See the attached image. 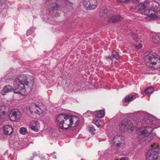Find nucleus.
I'll return each instance as SVG.
<instances>
[{"instance_id": "f257e3e1", "label": "nucleus", "mask_w": 160, "mask_h": 160, "mask_svg": "<svg viewBox=\"0 0 160 160\" xmlns=\"http://www.w3.org/2000/svg\"><path fill=\"white\" fill-rule=\"evenodd\" d=\"M31 79H32V77L31 76L23 74L19 75L15 80L14 84V88L8 84L4 87L3 90L1 91V93L2 95H4L6 93L14 91L15 93L24 95L27 93V90L32 86Z\"/></svg>"}, {"instance_id": "f03ea898", "label": "nucleus", "mask_w": 160, "mask_h": 160, "mask_svg": "<svg viewBox=\"0 0 160 160\" xmlns=\"http://www.w3.org/2000/svg\"><path fill=\"white\" fill-rule=\"evenodd\" d=\"M57 122L60 121L59 126L62 129L66 130L72 126L76 127L79 123V118L75 116L70 115L66 113L59 114L56 118Z\"/></svg>"}, {"instance_id": "7ed1b4c3", "label": "nucleus", "mask_w": 160, "mask_h": 160, "mask_svg": "<svg viewBox=\"0 0 160 160\" xmlns=\"http://www.w3.org/2000/svg\"><path fill=\"white\" fill-rule=\"evenodd\" d=\"M134 113L138 117L141 116L144 118L146 123L154 125V127L153 128L160 127V119H157L144 111H138L135 112Z\"/></svg>"}, {"instance_id": "20e7f679", "label": "nucleus", "mask_w": 160, "mask_h": 160, "mask_svg": "<svg viewBox=\"0 0 160 160\" xmlns=\"http://www.w3.org/2000/svg\"><path fill=\"white\" fill-rule=\"evenodd\" d=\"M151 148L145 154L146 160H157L160 157V149L156 143L151 144Z\"/></svg>"}, {"instance_id": "39448f33", "label": "nucleus", "mask_w": 160, "mask_h": 160, "mask_svg": "<svg viewBox=\"0 0 160 160\" xmlns=\"http://www.w3.org/2000/svg\"><path fill=\"white\" fill-rule=\"evenodd\" d=\"M153 131V128L148 126L143 127L139 128V130L137 131L140 135L144 138L145 141L148 142L150 141L152 138L151 132Z\"/></svg>"}, {"instance_id": "423d86ee", "label": "nucleus", "mask_w": 160, "mask_h": 160, "mask_svg": "<svg viewBox=\"0 0 160 160\" xmlns=\"http://www.w3.org/2000/svg\"><path fill=\"white\" fill-rule=\"evenodd\" d=\"M119 127L120 130L122 132L127 131L131 132L134 129L132 122L130 120L122 121L119 124Z\"/></svg>"}, {"instance_id": "0eeeda50", "label": "nucleus", "mask_w": 160, "mask_h": 160, "mask_svg": "<svg viewBox=\"0 0 160 160\" xmlns=\"http://www.w3.org/2000/svg\"><path fill=\"white\" fill-rule=\"evenodd\" d=\"M146 58H148V59L146 62V65L149 67H152L153 66L157 64L158 62L160 63V61H159L160 58L157 57V55L155 52H150L146 56Z\"/></svg>"}, {"instance_id": "6e6552de", "label": "nucleus", "mask_w": 160, "mask_h": 160, "mask_svg": "<svg viewBox=\"0 0 160 160\" xmlns=\"http://www.w3.org/2000/svg\"><path fill=\"white\" fill-rule=\"evenodd\" d=\"M81 4L89 10H94L97 7V0H82Z\"/></svg>"}, {"instance_id": "1a4fd4ad", "label": "nucleus", "mask_w": 160, "mask_h": 160, "mask_svg": "<svg viewBox=\"0 0 160 160\" xmlns=\"http://www.w3.org/2000/svg\"><path fill=\"white\" fill-rule=\"evenodd\" d=\"M143 14L147 16L144 17L142 20L145 21L150 20L157 17V13L155 11L150 9H146L143 12Z\"/></svg>"}, {"instance_id": "9d476101", "label": "nucleus", "mask_w": 160, "mask_h": 160, "mask_svg": "<svg viewBox=\"0 0 160 160\" xmlns=\"http://www.w3.org/2000/svg\"><path fill=\"white\" fill-rule=\"evenodd\" d=\"M124 138L122 136L117 135L113 138L112 142L114 145L118 148L124 144Z\"/></svg>"}, {"instance_id": "9b49d317", "label": "nucleus", "mask_w": 160, "mask_h": 160, "mask_svg": "<svg viewBox=\"0 0 160 160\" xmlns=\"http://www.w3.org/2000/svg\"><path fill=\"white\" fill-rule=\"evenodd\" d=\"M9 117L12 121L20 120L21 117V112L18 109H13L9 113Z\"/></svg>"}, {"instance_id": "f8f14e48", "label": "nucleus", "mask_w": 160, "mask_h": 160, "mask_svg": "<svg viewBox=\"0 0 160 160\" xmlns=\"http://www.w3.org/2000/svg\"><path fill=\"white\" fill-rule=\"evenodd\" d=\"M39 122L36 121L31 122L30 124V128L36 132H38L39 131Z\"/></svg>"}, {"instance_id": "ddd939ff", "label": "nucleus", "mask_w": 160, "mask_h": 160, "mask_svg": "<svg viewBox=\"0 0 160 160\" xmlns=\"http://www.w3.org/2000/svg\"><path fill=\"white\" fill-rule=\"evenodd\" d=\"M29 110L31 113L34 112L35 113L39 115L40 108L38 105L35 103L32 104L30 106Z\"/></svg>"}, {"instance_id": "4468645a", "label": "nucleus", "mask_w": 160, "mask_h": 160, "mask_svg": "<svg viewBox=\"0 0 160 160\" xmlns=\"http://www.w3.org/2000/svg\"><path fill=\"white\" fill-rule=\"evenodd\" d=\"M122 18L118 15H112L110 17L108 20V22L112 23H116L121 20Z\"/></svg>"}, {"instance_id": "2eb2a0df", "label": "nucleus", "mask_w": 160, "mask_h": 160, "mask_svg": "<svg viewBox=\"0 0 160 160\" xmlns=\"http://www.w3.org/2000/svg\"><path fill=\"white\" fill-rule=\"evenodd\" d=\"M50 7L51 8V10L52 11L54 10L63 11L64 9H65L63 6H62V8H61L60 6L54 2H52L50 4Z\"/></svg>"}, {"instance_id": "dca6fc26", "label": "nucleus", "mask_w": 160, "mask_h": 160, "mask_svg": "<svg viewBox=\"0 0 160 160\" xmlns=\"http://www.w3.org/2000/svg\"><path fill=\"white\" fill-rule=\"evenodd\" d=\"M112 58H114L116 59H118L120 58V56L118 52H117L116 51H112V55L107 56L106 59L107 60L110 61L112 60Z\"/></svg>"}, {"instance_id": "f3484780", "label": "nucleus", "mask_w": 160, "mask_h": 160, "mask_svg": "<svg viewBox=\"0 0 160 160\" xmlns=\"http://www.w3.org/2000/svg\"><path fill=\"white\" fill-rule=\"evenodd\" d=\"M3 131L4 134L9 135L12 133V128L10 125H6L3 127Z\"/></svg>"}, {"instance_id": "a211bd4d", "label": "nucleus", "mask_w": 160, "mask_h": 160, "mask_svg": "<svg viewBox=\"0 0 160 160\" xmlns=\"http://www.w3.org/2000/svg\"><path fill=\"white\" fill-rule=\"evenodd\" d=\"M152 41L155 44L160 43V35L158 33H155L152 36Z\"/></svg>"}, {"instance_id": "6ab92c4d", "label": "nucleus", "mask_w": 160, "mask_h": 160, "mask_svg": "<svg viewBox=\"0 0 160 160\" xmlns=\"http://www.w3.org/2000/svg\"><path fill=\"white\" fill-rule=\"evenodd\" d=\"M93 114L98 118H102L104 117L105 115V112L103 110H100L98 111H95L93 112Z\"/></svg>"}, {"instance_id": "aec40b11", "label": "nucleus", "mask_w": 160, "mask_h": 160, "mask_svg": "<svg viewBox=\"0 0 160 160\" xmlns=\"http://www.w3.org/2000/svg\"><path fill=\"white\" fill-rule=\"evenodd\" d=\"M148 2L146 1L144 3H141L138 5L136 7V8L140 10H142L144 9L146 7H148Z\"/></svg>"}, {"instance_id": "412c9836", "label": "nucleus", "mask_w": 160, "mask_h": 160, "mask_svg": "<svg viewBox=\"0 0 160 160\" xmlns=\"http://www.w3.org/2000/svg\"><path fill=\"white\" fill-rule=\"evenodd\" d=\"M92 122L94 123L98 128L102 127L104 125V121L102 120H97L95 121L93 120Z\"/></svg>"}, {"instance_id": "4be33fe9", "label": "nucleus", "mask_w": 160, "mask_h": 160, "mask_svg": "<svg viewBox=\"0 0 160 160\" xmlns=\"http://www.w3.org/2000/svg\"><path fill=\"white\" fill-rule=\"evenodd\" d=\"M5 108L3 106H0V117L1 118H4L5 114L6 111H5Z\"/></svg>"}, {"instance_id": "5701e85b", "label": "nucleus", "mask_w": 160, "mask_h": 160, "mask_svg": "<svg viewBox=\"0 0 160 160\" xmlns=\"http://www.w3.org/2000/svg\"><path fill=\"white\" fill-rule=\"evenodd\" d=\"M154 90V89L152 87H148L146 88L145 91V93L146 95H148L149 94L152 93Z\"/></svg>"}, {"instance_id": "b1692460", "label": "nucleus", "mask_w": 160, "mask_h": 160, "mask_svg": "<svg viewBox=\"0 0 160 160\" xmlns=\"http://www.w3.org/2000/svg\"><path fill=\"white\" fill-rule=\"evenodd\" d=\"M133 97L130 95H129L126 96L124 98V101L126 102H128L133 100Z\"/></svg>"}, {"instance_id": "393cba45", "label": "nucleus", "mask_w": 160, "mask_h": 160, "mask_svg": "<svg viewBox=\"0 0 160 160\" xmlns=\"http://www.w3.org/2000/svg\"><path fill=\"white\" fill-rule=\"evenodd\" d=\"M19 132L22 135H25L28 133V131L24 127H22L19 129Z\"/></svg>"}, {"instance_id": "a878e982", "label": "nucleus", "mask_w": 160, "mask_h": 160, "mask_svg": "<svg viewBox=\"0 0 160 160\" xmlns=\"http://www.w3.org/2000/svg\"><path fill=\"white\" fill-rule=\"evenodd\" d=\"M88 130L90 132L92 133V135H94L95 133L96 130L93 127H90L89 128Z\"/></svg>"}, {"instance_id": "bb28decb", "label": "nucleus", "mask_w": 160, "mask_h": 160, "mask_svg": "<svg viewBox=\"0 0 160 160\" xmlns=\"http://www.w3.org/2000/svg\"><path fill=\"white\" fill-rule=\"evenodd\" d=\"M92 113L91 111H88L86 112L83 114V116L85 117H88L92 114Z\"/></svg>"}, {"instance_id": "cd10ccee", "label": "nucleus", "mask_w": 160, "mask_h": 160, "mask_svg": "<svg viewBox=\"0 0 160 160\" xmlns=\"http://www.w3.org/2000/svg\"><path fill=\"white\" fill-rule=\"evenodd\" d=\"M132 37L134 41H137L138 40V36L137 34L135 33L132 34Z\"/></svg>"}, {"instance_id": "c85d7f7f", "label": "nucleus", "mask_w": 160, "mask_h": 160, "mask_svg": "<svg viewBox=\"0 0 160 160\" xmlns=\"http://www.w3.org/2000/svg\"><path fill=\"white\" fill-rule=\"evenodd\" d=\"M41 158L42 160H48V155L47 154H46L45 155H44V156L42 155Z\"/></svg>"}, {"instance_id": "c756f323", "label": "nucleus", "mask_w": 160, "mask_h": 160, "mask_svg": "<svg viewBox=\"0 0 160 160\" xmlns=\"http://www.w3.org/2000/svg\"><path fill=\"white\" fill-rule=\"evenodd\" d=\"M96 139L99 142L103 141L106 140L105 138H101L100 137H99L98 136L97 137Z\"/></svg>"}, {"instance_id": "7c9ffc66", "label": "nucleus", "mask_w": 160, "mask_h": 160, "mask_svg": "<svg viewBox=\"0 0 160 160\" xmlns=\"http://www.w3.org/2000/svg\"><path fill=\"white\" fill-rule=\"evenodd\" d=\"M150 8L155 10H157L158 8V7L156 5L152 4L150 6Z\"/></svg>"}, {"instance_id": "2f4dec72", "label": "nucleus", "mask_w": 160, "mask_h": 160, "mask_svg": "<svg viewBox=\"0 0 160 160\" xmlns=\"http://www.w3.org/2000/svg\"><path fill=\"white\" fill-rule=\"evenodd\" d=\"M135 47L136 49H139L142 47V45L141 43L139 44L138 45H136Z\"/></svg>"}, {"instance_id": "473e14b6", "label": "nucleus", "mask_w": 160, "mask_h": 160, "mask_svg": "<svg viewBox=\"0 0 160 160\" xmlns=\"http://www.w3.org/2000/svg\"><path fill=\"white\" fill-rule=\"evenodd\" d=\"M130 0H118L120 2L124 3H127L129 2Z\"/></svg>"}, {"instance_id": "72a5a7b5", "label": "nucleus", "mask_w": 160, "mask_h": 160, "mask_svg": "<svg viewBox=\"0 0 160 160\" xmlns=\"http://www.w3.org/2000/svg\"><path fill=\"white\" fill-rule=\"evenodd\" d=\"M56 153L55 152H52V154L51 156H52V158L54 159L56 158V156L55 154Z\"/></svg>"}, {"instance_id": "f704fd0d", "label": "nucleus", "mask_w": 160, "mask_h": 160, "mask_svg": "<svg viewBox=\"0 0 160 160\" xmlns=\"http://www.w3.org/2000/svg\"><path fill=\"white\" fill-rule=\"evenodd\" d=\"M120 160H129L128 158L126 157H124L121 158Z\"/></svg>"}, {"instance_id": "c9c22d12", "label": "nucleus", "mask_w": 160, "mask_h": 160, "mask_svg": "<svg viewBox=\"0 0 160 160\" xmlns=\"http://www.w3.org/2000/svg\"><path fill=\"white\" fill-rule=\"evenodd\" d=\"M31 32V30H28L27 31V34L28 35H29L30 34V33L29 32Z\"/></svg>"}, {"instance_id": "e433bc0d", "label": "nucleus", "mask_w": 160, "mask_h": 160, "mask_svg": "<svg viewBox=\"0 0 160 160\" xmlns=\"http://www.w3.org/2000/svg\"><path fill=\"white\" fill-rule=\"evenodd\" d=\"M67 4H69L70 6H71L72 5V4L69 2H67Z\"/></svg>"}, {"instance_id": "4c0bfd02", "label": "nucleus", "mask_w": 160, "mask_h": 160, "mask_svg": "<svg viewBox=\"0 0 160 160\" xmlns=\"http://www.w3.org/2000/svg\"><path fill=\"white\" fill-rule=\"evenodd\" d=\"M158 3H160V0H155Z\"/></svg>"}, {"instance_id": "58836bf2", "label": "nucleus", "mask_w": 160, "mask_h": 160, "mask_svg": "<svg viewBox=\"0 0 160 160\" xmlns=\"http://www.w3.org/2000/svg\"><path fill=\"white\" fill-rule=\"evenodd\" d=\"M107 10H105L104 11V13H105L106 12H107Z\"/></svg>"}, {"instance_id": "ea45409f", "label": "nucleus", "mask_w": 160, "mask_h": 160, "mask_svg": "<svg viewBox=\"0 0 160 160\" xmlns=\"http://www.w3.org/2000/svg\"><path fill=\"white\" fill-rule=\"evenodd\" d=\"M30 159H31V160H32L33 158H30Z\"/></svg>"}, {"instance_id": "a19ab883", "label": "nucleus", "mask_w": 160, "mask_h": 160, "mask_svg": "<svg viewBox=\"0 0 160 160\" xmlns=\"http://www.w3.org/2000/svg\"><path fill=\"white\" fill-rule=\"evenodd\" d=\"M46 110V108H45V110H43H43H42V111H44V110Z\"/></svg>"}, {"instance_id": "79ce46f5", "label": "nucleus", "mask_w": 160, "mask_h": 160, "mask_svg": "<svg viewBox=\"0 0 160 160\" xmlns=\"http://www.w3.org/2000/svg\"><path fill=\"white\" fill-rule=\"evenodd\" d=\"M105 15V13H104L103 15H104V16L105 17V16H104Z\"/></svg>"}, {"instance_id": "37998d69", "label": "nucleus", "mask_w": 160, "mask_h": 160, "mask_svg": "<svg viewBox=\"0 0 160 160\" xmlns=\"http://www.w3.org/2000/svg\"><path fill=\"white\" fill-rule=\"evenodd\" d=\"M115 160H118V159H115Z\"/></svg>"}, {"instance_id": "c03bdc74", "label": "nucleus", "mask_w": 160, "mask_h": 160, "mask_svg": "<svg viewBox=\"0 0 160 160\" xmlns=\"http://www.w3.org/2000/svg\"><path fill=\"white\" fill-rule=\"evenodd\" d=\"M11 75V74H10V75H9V76H10V75Z\"/></svg>"}, {"instance_id": "a18cd8bd", "label": "nucleus", "mask_w": 160, "mask_h": 160, "mask_svg": "<svg viewBox=\"0 0 160 160\" xmlns=\"http://www.w3.org/2000/svg\"><path fill=\"white\" fill-rule=\"evenodd\" d=\"M159 61H160V59H159Z\"/></svg>"}, {"instance_id": "49530a36", "label": "nucleus", "mask_w": 160, "mask_h": 160, "mask_svg": "<svg viewBox=\"0 0 160 160\" xmlns=\"http://www.w3.org/2000/svg\"><path fill=\"white\" fill-rule=\"evenodd\" d=\"M1 82V81H0V82Z\"/></svg>"}]
</instances>
